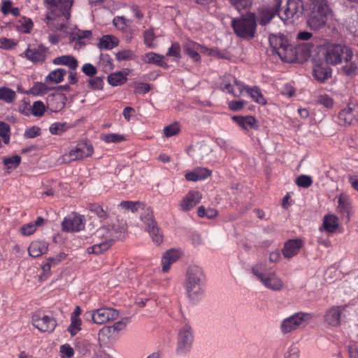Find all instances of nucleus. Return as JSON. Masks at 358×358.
<instances>
[{"label":"nucleus","mask_w":358,"mask_h":358,"mask_svg":"<svg viewBox=\"0 0 358 358\" xmlns=\"http://www.w3.org/2000/svg\"><path fill=\"white\" fill-rule=\"evenodd\" d=\"M46 48L40 45L36 48H27L24 52L26 57L33 62H43L45 59Z\"/></svg>","instance_id":"b1692460"},{"label":"nucleus","mask_w":358,"mask_h":358,"mask_svg":"<svg viewBox=\"0 0 358 358\" xmlns=\"http://www.w3.org/2000/svg\"><path fill=\"white\" fill-rule=\"evenodd\" d=\"M351 208L349 197L346 194L341 193L338 197L337 209L341 215L346 217L348 221L350 220Z\"/></svg>","instance_id":"393cba45"},{"label":"nucleus","mask_w":358,"mask_h":358,"mask_svg":"<svg viewBox=\"0 0 358 358\" xmlns=\"http://www.w3.org/2000/svg\"><path fill=\"white\" fill-rule=\"evenodd\" d=\"M82 71L87 76L93 77L97 73L96 68L92 64L86 63L82 67Z\"/></svg>","instance_id":"680f3d73"},{"label":"nucleus","mask_w":358,"mask_h":358,"mask_svg":"<svg viewBox=\"0 0 358 358\" xmlns=\"http://www.w3.org/2000/svg\"><path fill=\"white\" fill-rule=\"evenodd\" d=\"M117 43L118 41L116 38L106 35L100 39L98 45L100 49L110 50L117 46Z\"/></svg>","instance_id":"e433bc0d"},{"label":"nucleus","mask_w":358,"mask_h":358,"mask_svg":"<svg viewBox=\"0 0 358 358\" xmlns=\"http://www.w3.org/2000/svg\"><path fill=\"white\" fill-rule=\"evenodd\" d=\"M331 76V69L328 66L317 65L313 69V76L321 83H324Z\"/></svg>","instance_id":"7c9ffc66"},{"label":"nucleus","mask_w":358,"mask_h":358,"mask_svg":"<svg viewBox=\"0 0 358 358\" xmlns=\"http://www.w3.org/2000/svg\"><path fill=\"white\" fill-rule=\"evenodd\" d=\"M345 306H334L329 308L324 314V320L330 326L338 327L341 324V315Z\"/></svg>","instance_id":"6ab92c4d"},{"label":"nucleus","mask_w":358,"mask_h":358,"mask_svg":"<svg viewBox=\"0 0 358 358\" xmlns=\"http://www.w3.org/2000/svg\"><path fill=\"white\" fill-rule=\"evenodd\" d=\"M296 183L299 187L308 188L313 184V180L309 176L301 175L296 179Z\"/></svg>","instance_id":"864d4df0"},{"label":"nucleus","mask_w":358,"mask_h":358,"mask_svg":"<svg viewBox=\"0 0 358 358\" xmlns=\"http://www.w3.org/2000/svg\"><path fill=\"white\" fill-rule=\"evenodd\" d=\"M33 22L30 18L23 17L19 20L16 26L21 32L29 33L33 28Z\"/></svg>","instance_id":"79ce46f5"},{"label":"nucleus","mask_w":358,"mask_h":358,"mask_svg":"<svg viewBox=\"0 0 358 358\" xmlns=\"http://www.w3.org/2000/svg\"><path fill=\"white\" fill-rule=\"evenodd\" d=\"M118 312L111 308H102L85 313L83 317L87 322L103 324L118 317Z\"/></svg>","instance_id":"6e6552de"},{"label":"nucleus","mask_w":358,"mask_h":358,"mask_svg":"<svg viewBox=\"0 0 358 358\" xmlns=\"http://www.w3.org/2000/svg\"><path fill=\"white\" fill-rule=\"evenodd\" d=\"M103 85V78L97 76L93 78H90L88 80V87L93 90H102Z\"/></svg>","instance_id":"603ef678"},{"label":"nucleus","mask_w":358,"mask_h":358,"mask_svg":"<svg viewBox=\"0 0 358 358\" xmlns=\"http://www.w3.org/2000/svg\"><path fill=\"white\" fill-rule=\"evenodd\" d=\"M206 275L203 269L196 265L189 266L186 273L185 287L189 296L195 299L203 294Z\"/></svg>","instance_id":"20e7f679"},{"label":"nucleus","mask_w":358,"mask_h":358,"mask_svg":"<svg viewBox=\"0 0 358 358\" xmlns=\"http://www.w3.org/2000/svg\"><path fill=\"white\" fill-rule=\"evenodd\" d=\"M310 10L307 23L312 29L317 30L326 24L330 9L326 0H317L312 3Z\"/></svg>","instance_id":"39448f33"},{"label":"nucleus","mask_w":358,"mask_h":358,"mask_svg":"<svg viewBox=\"0 0 358 358\" xmlns=\"http://www.w3.org/2000/svg\"><path fill=\"white\" fill-rule=\"evenodd\" d=\"M180 46L178 43L175 42L172 43L171 46L169 48L166 56L174 57L176 58L180 57Z\"/></svg>","instance_id":"4d7b16f0"},{"label":"nucleus","mask_w":358,"mask_h":358,"mask_svg":"<svg viewBox=\"0 0 358 358\" xmlns=\"http://www.w3.org/2000/svg\"><path fill=\"white\" fill-rule=\"evenodd\" d=\"M145 44L150 48H153L156 45L153 43L155 39L154 31L152 29L145 30L143 33Z\"/></svg>","instance_id":"49530a36"},{"label":"nucleus","mask_w":358,"mask_h":358,"mask_svg":"<svg viewBox=\"0 0 358 358\" xmlns=\"http://www.w3.org/2000/svg\"><path fill=\"white\" fill-rule=\"evenodd\" d=\"M150 85L148 83H141L135 87V92L140 94H146L150 90Z\"/></svg>","instance_id":"69168bd1"},{"label":"nucleus","mask_w":358,"mask_h":358,"mask_svg":"<svg viewBox=\"0 0 358 358\" xmlns=\"http://www.w3.org/2000/svg\"><path fill=\"white\" fill-rule=\"evenodd\" d=\"M41 134V129L38 127L34 126L27 129L24 134L26 138H33Z\"/></svg>","instance_id":"052dcab7"},{"label":"nucleus","mask_w":358,"mask_h":358,"mask_svg":"<svg viewBox=\"0 0 358 358\" xmlns=\"http://www.w3.org/2000/svg\"><path fill=\"white\" fill-rule=\"evenodd\" d=\"M238 11L246 10L250 5V0H228Z\"/></svg>","instance_id":"3c124183"},{"label":"nucleus","mask_w":358,"mask_h":358,"mask_svg":"<svg viewBox=\"0 0 358 358\" xmlns=\"http://www.w3.org/2000/svg\"><path fill=\"white\" fill-rule=\"evenodd\" d=\"M21 158L19 155H13L10 157L4 158L3 159V164L6 166L7 169H15L20 164Z\"/></svg>","instance_id":"09e8293b"},{"label":"nucleus","mask_w":358,"mask_h":358,"mask_svg":"<svg viewBox=\"0 0 358 358\" xmlns=\"http://www.w3.org/2000/svg\"><path fill=\"white\" fill-rule=\"evenodd\" d=\"M303 246V241L300 239H292L285 242L282 255L287 259H291L296 255Z\"/></svg>","instance_id":"412c9836"},{"label":"nucleus","mask_w":358,"mask_h":358,"mask_svg":"<svg viewBox=\"0 0 358 358\" xmlns=\"http://www.w3.org/2000/svg\"><path fill=\"white\" fill-rule=\"evenodd\" d=\"M125 231L126 228L124 225L114 223L103 225L99 227L96 230L95 236L101 240H106L113 244L115 241L120 238Z\"/></svg>","instance_id":"f8f14e48"},{"label":"nucleus","mask_w":358,"mask_h":358,"mask_svg":"<svg viewBox=\"0 0 358 358\" xmlns=\"http://www.w3.org/2000/svg\"><path fill=\"white\" fill-rule=\"evenodd\" d=\"M193 341L192 329L190 325L185 324L178 331L176 354L179 356L187 355L192 348Z\"/></svg>","instance_id":"1a4fd4ad"},{"label":"nucleus","mask_w":358,"mask_h":358,"mask_svg":"<svg viewBox=\"0 0 358 358\" xmlns=\"http://www.w3.org/2000/svg\"><path fill=\"white\" fill-rule=\"evenodd\" d=\"M66 101L67 98L64 94L53 93L47 97V107L52 112L57 113L64 108Z\"/></svg>","instance_id":"a211bd4d"},{"label":"nucleus","mask_w":358,"mask_h":358,"mask_svg":"<svg viewBox=\"0 0 358 358\" xmlns=\"http://www.w3.org/2000/svg\"><path fill=\"white\" fill-rule=\"evenodd\" d=\"M252 274L266 288L272 291H280L284 287V282L274 271H268L266 262H257L251 268Z\"/></svg>","instance_id":"7ed1b4c3"},{"label":"nucleus","mask_w":358,"mask_h":358,"mask_svg":"<svg viewBox=\"0 0 358 358\" xmlns=\"http://www.w3.org/2000/svg\"><path fill=\"white\" fill-rule=\"evenodd\" d=\"M338 124L341 125H352L358 122V105L350 103L342 109L338 115Z\"/></svg>","instance_id":"dca6fc26"},{"label":"nucleus","mask_w":358,"mask_h":358,"mask_svg":"<svg viewBox=\"0 0 358 358\" xmlns=\"http://www.w3.org/2000/svg\"><path fill=\"white\" fill-rule=\"evenodd\" d=\"M281 5L273 2L272 6H266L259 10V24L265 26L278 13Z\"/></svg>","instance_id":"aec40b11"},{"label":"nucleus","mask_w":358,"mask_h":358,"mask_svg":"<svg viewBox=\"0 0 358 358\" xmlns=\"http://www.w3.org/2000/svg\"><path fill=\"white\" fill-rule=\"evenodd\" d=\"M324 56L327 64L337 65L352 60L353 52L350 48L341 44H330L324 48Z\"/></svg>","instance_id":"0eeeda50"},{"label":"nucleus","mask_w":358,"mask_h":358,"mask_svg":"<svg viewBox=\"0 0 358 358\" xmlns=\"http://www.w3.org/2000/svg\"><path fill=\"white\" fill-rule=\"evenodd\" d=\"M141 205V203L140 202L130 201H124L120 203V206L121 208L132 213L136 212Z\"/></svg>","instance_id":"de8ad7c7"},{"label":"nucleus","mask_w":358,"mask_h":358,"mask_svg":"<svg viewBox=\"0 0 358 358\" xmlns=\"http://www.w3.org/2000/svg\"><path fill=\"white\" fill-rule=\"evenodd\" d=\"M311 320L308 313L299 312L282 320L280 330L283 334H288L297 329L305 327Z\"/></svg>","instance_id":"9d476101"},{"label":"nucleus","mask_w":358,"mask_h":358,"mask_svg":"<svg viewBox=\"0 0 358 358\" xmlns=\"http://www.w3.org/2000/svg\"><path fill=\"white\" fill-rule=\"evenodd\" d=\"M15 98L16 93L15 91L6 87H0V100L10 103H12Z\"/></svg>","instance_id":"58836bf2"},{"label":"nucleus","mask_w":358,"mask_h":358,"mask_svg":"<svg viewBox=\"0 0 358 358\" xmlns=\"http://www.w3.org/2000/svg\"><path fill=\"white\" fill-rule=\"evenodd\" d=\"M50 13L47 15L46 19L48 21H52V25L57 30L64 31L66 27V23L64 22H57V17L64 16L66 21H68L71 17V8L73 0H43Z\"/></svg>","instance_id":"f257e3e1"},{"label":"nucleus","mask_w":358,"mask_h":358,"mask_svg":"<svg viewBox=\"0 0 358 358\" xmlns=\"http://www.w3.org/2000/svg\"><path fill=\"white\" fill-rule=\"evenodd\" d=\"M164 57L159 54L150 52L145 54L144 61L148 64H154L161 67H168L166 62H164Z\"/></svg>","instance_id":"f704fd0d"},{"label":"nucleus","mask_w":358,"mask_h":358,"mask_svg":"<svg viewBox=\"0 0 358 358\" xmlns=\"http://www.w3.org/2000/svg\"><path fill=\"white\" fill-rule=\"evenodd\" d=\"M89 210L94 213L99 219L105 220L109 217L108 209L103 208L97 203H92L89 206Z\"/></svg>","instance_id":"4c0bfd02"},{"label":"nucleus","mask_w":358,"mask_h":358,"mask_svg":"<svg viewBox=\"0 0 358 358\" xmlns=\"http://www.w3.org/2000/svg\"><path fill=\"white\" fill-rule=\"evenodd\" d=\"M180 131L179 126L177 123L168 125L164 127V133L166 137H171L178 134Z\"/></svg>","instance_id":"6e6d98bb"},{"label":"nucleus","mask_w":358,"mask_h":358,"mask_svg":"<svg viewBox=\"0 0 358 358\" xmlns=\"http://www.w3.org/2000/svg\"><path fill=\"white\" fill-rule=\"evenodd\" d=\"M45 110L44 103L41 101L34 102L31 106V113L34 116L41 117Z\"/></svg>","instance_id":"8fccbe9b"},{"label":"nucleus","mask_w":358,"mask_h":358,"mask_svg":"<svg viewBox=\"0 0 358 358\" xmlns=\"http://www.w3.org/2000/svg\"><path fill=\"white\" fill-rule=\"evenodd\" d=\"M269 45L272 52L285 62H293L298 59V50L289 42L287 37L282 34H272L268 37Z\"/></svg>","instance_id":"f03ea898"},{"label":"nucleus","mask_w":358,"mask_h":358,"mask_svg":"<svg viewBox=\"0 0 358 358\" xmlns=\"http://www.w3.org/2000/svg\"><path fill=\"white\" fill-rule=\"evenodd\" d=\"M66 71L64 69H57L51 71L45 78L48 83H59L64 80Z\"/></svg>","instance_id":"c9c22d12"},{"label":"nucleus","mask_w":358,"mask_h":358,"mask_svg":"<svg viewBox=\"0 0 358 358\" xmlns=\"http://www.w3.org/2000/svg\"><path fill=\"white\" fill-rule=\"evenodd\" d=\"M211 171L206 168H196L192 171L185 174L186 180L189 181H198L204 180L211 175Z\"/></svg>","instance_id":"c85d7f7f"},{"label":"nucleus","mask_w":358,"mask_h":358,"mask_svg":"<svg viewBox=\"0 0 358 358\" xmlns=\"http://www.w3.org/2000/svg\"><path fill=\"white\" fill-rule=\"evenodd\" d=\"M246 90L250 96L257 103L260 104H265L266 103L264 97L263 96L260 90L258 87H247Z\"/></svg>","instance_id":"37998d69"},{"label":"nucleus","mask_w":358,"mask_h":358,"mask_svg":"<svg viewBox=\"0 0 358 358\" xmlns=\"http://www.w3.org/2000/svg\"><path fill=\"white\" fill-rule=\"evenodd\" d=\"M202 46L194 41H188L183 45L184 52L194 61L200 60L199 52L201 50Z\"/></svg>","instance_id":"cd10ccee"},{"label":"nucleus","mask_w":358,"mask_h":358,"mask_svg":"<svg viewBox=\"0 0 358 358\" xmlns=\"http://www.w3.org/2000/svg\"><path fill=\"white\" fill-rule=\"evenodd\" d=\"M60 353L62 358H71L74 350L69 345H63L60 348Z\"/></svg>","instance_id":"0e129e2a"},{"label":"nucleus","mask_w":358,"mask_h":358,"mask_svg":"<svg viewBox=\"0 0 358 358\" xmlns=\"http://www.w3.org/2000/svg\"><path fill=\"white\" fill-rule=\"evenodd\" d=\"M113 24L120 30H124L126 28V19L124 17H115L113 19Z\"/></svg>","instance_id":"338daca9"},{"label":"nucleus","mask_w":358,"mask_h":358,"mask_svg":"<svg viewBox=\"0 0 358 358\" xmlns=\"http://www.w3.org/2000/svg\"><path fill=\"white\" fill-rule=\"evenodd\" d=\"M317 103L323 105L327 108H332L334 105L333 99L327 94L320 95L317 99Z\"/></svg>","instance_id":"bf43d9fd"},{"label":"nucleus","mask_w":358,"mask_h":358,"mask_svg":"<svg viewBox=\"0 0 358 358\" xmlns=\"http://www.w3.org/2000/svg\"><path fill=\"white\" fill-rule=\"evenodd\" d=\"M232 119L243 129L256 128V120L252 116H234Z\"/></svg>","instance_id":"473e14b6"},{"label":"nucleus","mask_w":358,"mask_h":358,"mask_svg":"<svg viewBox=\"0 0 358 358\" xmlns=\"http://www.w3.org/2000/svg\"><path fill=\"white\" fill-rule=\"evenodd\" d=\"M134 55L133 52L130 50H124L122 51H120L116 54V59L119 61H126L131 59L134 57Z\"/></svg>","instance_id":"13d9d810"},{"label":"nucleus","mask_w":358,"mask_h":358,"mask_svg":"<svg viewBox=\"0 0 358 358\" xmlns=\"http://www.w3.org/2000/svg\"><path fill=\"white\" fill-rule=\"evenodd\" d=\"M100 138L107 143H120L125 140L124 135L118 134H101Z\"/></svg>","instance_id":"c03bdc74"},{"label":"nucleus","mask_w":358,"mask_h":358,"mask_svg":"<svg viewBox=\"0 0 358 358\" xmlns=\"http://www.w3.org/2000/svg\"><path fill=\"white\" fill-rule=\"evenodd\" d=\"M29 254L33 257H38L48 250L46 243L43 241H33L29 247Z\"/></svg>","instance_id":"2f4dec72"},{"label":"nucleus","mask_w":358,"mask_h":358,"mask_svg":"<svg viewBox=\"0 0 358 358\" xmlns=\"http://www.w3.org/2000/svg\"><path fill=\"white\" fill-rule=\"evenodd\" d=\"M141 220L145 224L146 230L149 232L152 241L157 245H160L163 242V235L157 226L151 208H148L144 210L141 215Z\"/></svg>","instance_id":"ddd939ff"},{"label":"nucleus","mask_w":358,"mask_h":358,"mask_svg":"<svg viewBox=\"0 0 358 358\" xmlns=\"http://www.w3.org/2000/svg\"><path fill=\"white\" fill-rule=\"evenodd\" d=\"M232 80L234 82V85L236 86L238 93H236L234 90L233 89V85L231 83H227L225 84L223 87V88L230 94H232L234 96H239L243 92L245 87L240 82L238 81L236 78L232 77Z\"/></svg>","instance_id":"ea45409f"},{"label":"nucleus","mask_w":358,"mask_h":358,"mask_svg":"<svg viewBox=\"0 0 358 358\" xmlns=\"http://www.w3.org/2000/svg\"><path fill=\"white\" fill-rule=\"evenodd\" d=\"M92 38V31L90 30H78L71 34L69 36L70 42H75V49H80L85 45L83 41L85 39Z\"/></svg>","instance_id":"5701e85b"},{"label":"nucleus","mask_w":358,"mask_h":358,"mask_svg":"<svg viewBox=\"0 0 358 358\" xmlns=\"http://www.w3.org/2000/svg\"><path fill=\"white\" fill-rule=\"evenodd\" d=\"M303 11L301 0H287L284 13L280 17L285 24H292L302 16Z\"/></svg>","instance_id":"9b49d317"},{"label":"nucleus","mask_w":358,"mask_h":358,"mask_svg":"<svg viewBox=\"0 0 358 358\" xmlns=\"http://www.w3.org/2000/svg\"><path fill=\"white\" fill-rule=\"evenodd\" d=\"M128 73L118 71L110 73L108 76V82L112 86H118L125 83L127 80Z\"/></svg>","instance_id":"72a5a7b5"},{"label":"nucleus","mask_w":358,"mask_h":358,"mask_svg":"<svg viewBox=\"0 0 358 358\" xmlns=\"http://www.w3.org/2000/svg\"><path fill=\"white\" fill-rule=\"evenodd\" d=\"M180 256V252L175 249H170L167 250L162 257V271L167 272L171 264L176 262Z\"/></svg>","instance_id":"a878e982"},{"label":"nucleus","mask_w":358,"mask_h":358,"mask_svg":"<svg viewBox=\"0 0 358 358\" xmlns=\"http://www.w3.org/2000/svg\"><path fill=\"white\" fill-rule=\"evenodd\" d=\"M69 128V126L64 122H56L53 123L50 127V132L54 135H60Z\"/></svg>","instance_id":"a18cd8bd"},{"label":"nucleus","mask_w":358,"mask_h":358,"mask_svg":"<svg viewBox=\"0 0 358 358\" xmlns=\"http://www.w3.org/2000/svg\"><path fill=\"white\" fill-rule=\"evenodd\" d=\"M94 148L92 144L86 142H80L71 149L68 154L62 156L64 163H71V162L80 160L85 157L92 155Z\"/></svg>","instance_id":"4468645a"},{"label":"nucleus","mask_w":358,"mask_h":358,"mask_svg":"<svg viewBox=\"0 0 358 358\" xmlns=\"http://www.w3.org/2000/svg\"><path fill=\"white\" fill-rule=\"evenodd\" d=\"M345 63L346 64L342 67V70L345 74L348 76L355 74L358 68L357 62L350 60V62Z\"/></svg>","instance_id":"5fc2aeb1"},{"label":"nucleus","mask_w":358,"mask_h":358,"mask_svg":"<svg viewBox=\"0 0 358 358\" xmlns=\"http://www.w3.org/2000/svg\"><path fill=\"white\" fill-rule=\"evenodd\" d=\"M62 230L67 232L80 231L85 227V217L72 213L64 217L62 222Z\"/></svg>","instance_id":"2eb2a0df"},{"label":"nucleus","mask_w":358,"mask_h":358,"mask_svg":"<svg viewBox=\"0 0 358 358\" xmlns=\"http://www.w3.org/2000/svg\"><path fill=\"white\" fill-rule=\"evenodd\" d=\"M231 26L235 34L243 38L250 39L255 36L257 22L254 13L247 15L231 20Z\"/></svg>","instance_id":"423d86ee"},{"label":"nucleus","mask_w":358,"mask_h":358,"mask_svg":"<svg viewBox=\"0 0 358 358\" xmlns=\"http://www.w3.org/2000/svg\"><path fill=\"white\" fill-rule=\"evenodd\" d=\"M111 245L112 244L110 242L102 240L101 242L88 248L87 251L89 253L100 254L109 249Z\"/></svg>","instance_id":"a19ab883"},{"label":"nucleus","mask_w":358,"mask_h":358,"mask_svg":"<svg viewBox=\"0 0 358 358\" xmlns=\"http://www.w3.org/2000/svg\"><path fill=\"white\" fill-rule=\"evenodd\" d=\"M52 63L57 66H66L72 71H76L78 66V62L77 59L70 55L57 57L52 60Z\"/></svg>","instance_id":"bb28decb"},{"label":"nucleus","mask_w":358,"mask_h":358,"mask_svg":"<svg viewBox=\"0 0 358 358\" xmlns=\"http://www.w3.org/2000/svg\"><path fill=\"white\" fill-rule=\"evenodd\" d=\"M244 103L243 101H232L229 103V108L231 110H240L243 108Z\"/></svg>","instance_id":"774afa93"},{"label":"nucleus","mask_w":358,"mask_h":358,"mask_svg":"<svg viewBox=\"0 0 358 358\" xmlns=\"http://www.w3.org/2000/svg\"><path fill=\"white\" fill-rule=\"evenodd\" d=\"M201 199V194L199 192H189L182 200L180 206L183 211H188L193 208Z\"/></svg>","instance_id":"4be33fe9"},{"label":"nucleus","mask_w":358,"mask_h":358,"mask_svg":"<svg viewBox=\"0 0 358 358\" xmlns=\"http://www.w3.org/2000/svg\"><path fill=\"white\" fill-rule=\"evenodd\" d=\"M338 218L333 214L326 215L323 218L322 227L329 233H334L338 227Z\"/></svg>","instance_id":"c756f323"},{"label":"nucleus","mask_w":358,"mask_h":358,"mask_svg":"<svg viewBox=\"0 0 358 358\" xmlns=\"http://www.w3.org/2000/svg\"><path fill=\"white\" fill-rule=\"evenodd\" d=\"M32 324L41 332L50 333L54 331L57 326L56 320L48 315H41L39 313H35L31 318Z\"/></svg>","instance_id":"f3484780"},{"label":"nucleus","mask_w":358,"mask_h":358,"mask_svg":"<svg viewBox=\"0 0 358 358\" xmlns=\"http://www.w3.org/2000/svg\"><path fill=\"white\" fill-rule=\"evenodd\" d=\"M36 230V225L33 222L26 224L20 228L21 233L24 236L31 235Z\"/></svg>","instance_id":"e2e57ef3"}]
</instances>
